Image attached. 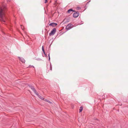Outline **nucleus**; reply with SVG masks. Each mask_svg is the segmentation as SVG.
Instances as JSON below:
<instances>
[{"instance_id": "1", "label": "nucleus", "mask_w": 128, "mask_h": 128, "mask_svg": "<svg viewBox=\"0 0 128 128\" xmlns=\"http://www.w3.org/2000/svg\"><path fill=\"white\" fill-rule=\"evenodd\" d=\"M6 10L5 5L3 4L2 6H0V20L1 22H5L4 19L6 18L5 14Z\"/></svg>"}, {"instance_id": "2", "label": "nucleus", "mask_w": 128, "mask_h": 128, "mask_svg": "<svg viewBox=\"0 0 128 128\" xmlns=\"http://www.w3.org/2000/svg\"><path fill=\"white\" fill-rule=\"evenodd\" d=\"M28 86L32 90L34 93L36 94H38V92H37L36 90L34 88V87L31 85H28Z\"/></svg>"}, {"instance_id": "3", "label": "nucleus", "mask_w": 128, "mask_h": 128, "mask_svg": "<svg viewBox=\"0 0 128 128\" xmlns=\"http://www.w3.org/2000/svg\"><path fill=\"white\" fill-rule=\"evenodd\" d=\"M56 32V29L55 28H54L50 32L49 34V36H50L53 35Z\"/></svg>"}, {"instance_id": "4", "label": "nucleus", "mask_w": 128, "mask_h": 128, "mask_svg": "<svg viewBox=\"0 0 128 128\" xmlns=\"http://www.w3.org/2000/svg\"><path fill=\"white\" fill-rule=\"evenodd\" d=\"M74 12L73 14V17L74 18H77L79 15V13L78 12H76L75 11Z\"/></svg>"}, {"instance_id": "5", "label": "nucleus", "mask_w": 128, "mask_h": 128, "mask_svg": "<svg viewBox=\"0 0 128 128\" xmlns=\"http://www.w3.org/2000/svg\"><path fill=\"white\" fill-rule=\"evenodd\" d=\"M72 25L70 24H68L67 26H66V29L68 30H69L71 29L72 28Z\"/></svg>"}, {"instance_id": "6", "label": "nucleus", "mask_w": 128, "mask_h": 128, "mask_svg": "<svg viewBox=\"0 0 128 128\" xmlns=\"http://www.w3.org/2000/svg\"><path fill=\"white\" fill-rule=\"evenodd\" d=\"M57 25V24L56 23L52 22L49 24V26H51L52 27H55Z\"/></svg>"}, {"instance_id": "7", "label": "nucleus", "mask_w": 128, "mask_h": 128, "mask_svg": "<svg viewBox=\"0 0 128 128\" xmlns=\"http://www.w3.org/2000/svg\"><path fill=\"white\" fill-rule=\"evenodd\" d=\"M18 58L19 59V60L23 63H24L25 62V60L24 59L22 58H21L20 57H18Z\"/></svg>"}, {"instance_id": "8", "label": "nucleus", "mask_w": 128, "mask_h": 128, "mask_svg": "<svg viewBox=\"0 0 128 128\" xmlns=\"http://www.w3.org/2000/svg\"><path fill=\"white\" fill-rule=\"evenodd\" d=\"M71 12H75V11L73 9H70L68 10L67 11L68 13H70Z\"/></svg>"}, {"instance_id": "9", "label": "nucleus", "mask_w": 128, "mask_h": 128, "mask_svg": "<svg viewBox=\"0 0 128 128\" xmlns=\"http://www.w3.org/2000/svg\"><path fill=\"white\" fill-rule=\"evenodd\" d=\"M42 51L44 54L46 56L47 55H46V53H45L44 50V48L43 46H42Z\"/></svg>"}, {"instance_id": "10", "label": "nucleus", "mask_w": 128, "mask_h": 128, "mask_svg": "<svg viewBox=\"0 0 128 128\" xmlns=\"http://www.w3.org/2000/svg\"><path fill=\"white\" fill-rule=\"evenodd\" d=\"M40 98V99H41V100H43V98H43L41 96L39 95V94H38H38H36Z\"/></svg>"}, {"instance_id": "11", "label": "nucleus", "mask_w": 128, "mask_h": 128, "mask_svg": "<svg viewBox=\"0 0 128 128\" xmlns=\"http://www.w3.org/2000/svg\"><path fill=\"white\" fill-rule=\"evenodd\" d=\"M83 110V107L82 106H81L80 108V109H79V112H81Z\"/></svg>"}, {"instance_id": "12", "label": "nucleus", "mask_w": 128, "mask_h": 128, "mask_svg": "<svg viewBox=\"0 0 128 128\" xmlns=\"http://www.w3.org/2000/svg\"><path fill=\"white\" fill-rule=\"evenodd\" d=\"M49 67L50 68V70H52V67L51 64L50 65V66Z\"/></svg>"}, {"instance_id": "13", "label": "nucleus", "mask_w": 128, "mask_h": 128, "mask_svg": "<svg viewBox=\"0 0 128 128\" xmlns=\"http://www.w3.org/2000/svg\"><path fill=\"white\" fill-rule=\"evenodd\" d=\"M28 67L30 68H32V67L34 68V66H31V65H30Z\"/></svg>"}, {"instance_id": "14", "label": "nucleus", "mask_w": 128, "mask_h": 128, "mask_svg": "<svg viewBox=\"0 0 128 128\" xmlns=\"http://www.w3.org/2000/svg\"><path fill=\"white\" fill-rule=\"evenodd\" d=\"M76 8H77V10H80V9H81L80 7H79V6H78Z\"/></svg>"}, {"instance_id": "15", "label": "nucleus", "mask_w": 128, "mask_h": 128, "mask_svg": "<svg viewBox=\"0 0 128 128\" xmlns=\"http://www.w3.org/2000/svg\"><path fill=\"white\" fill-rule=\"evenodd\" d=\"M43 100L44 101H45L47 102V100L46 99L44 98H43Z\"/></svg>"}, {"instance_id": "16", "label": "nucleus", "mask_w": 128, "mask_h": 128, "mask_svg": "<svg viewBox=\"0 0 128 128\" xmlns=\"http://www.w3.org/2000/svg\"><path fill=\"white\" fill-rule=\"evenodd\" d=\"M48 60L49 61L50 60V54H49L48 55Z\"/></svg>"}, {"instance_id": "17", "label": "nucleus", "mask_w": 128, "mask_h": 128, "mask_svg": "<svg viewBox=\"0 0 128 128\" xmlns=\"http://www.w3.org/2000/svg\"><path fill=\"white\" fill-rule=\"evenodd\" d=\"M47 2H48L47 0H45L44 3L46 4Z\"/></svg>"}, {"instance_id": "18", "label": "nucleus", "mask_w": 128, "mask_h": 128, "mask_svg": "<svg viewBox=\"0 0 128 128\" xmlns=\"http://www.w3.org/2000/svg\"><path fill=\"white\" fill-rule=\"evenodd\" d=\"M47 102H48V103H50L51 102L50 101H49V100H47Z\"/></svg>"}, {"instance_id": "19", "label": "nucleus", "mask_w": 128, "mask_h": 128, "mask_svg": "<svg viewBox=\"0 0 128 128\" xmlns=\"http://www.w3.org/2000/svg\"><path fill=\"white\" fill-rule=\"evenodd\" d=\"M90 0L89 2H87V3H86V4H88L89 2H90Z\"/></svg>"}, {"instance_id": "20", "label": "nucleus", "mask_w": 128, "mask_h": 128, "mask_svg": "<svg viewBox=\"0 0 128 128\" xmlns=\"http://www.w3.org/2000/svg\"><path fill=\"white\" fill-rule=\"evenodd\" d=\"M86 4L85 6V8H87V6H86Z\"/></svg>"}, {"instance_id": "21", "label": "nucleus", "mask_w": 128, "mask_h": 128, "mask_svg": "<svg viewBox=\"0 0 128 128\" xmlns=\"http://www.w3.org/2000/svg\"><path fill=\"white\" fill-rule=\"evenodd\" d=\"M21 28H22V29L23 30V26H21Z\"/></svg>"}, {"instance_id": "22", "label": "nucleus", "mask_w": 128, "mask_h": 128, "mask_svg": "<svg viewBox=\"0 0 128 128\" xmlns=\"http://www.w3.org/2000/svg\"><path fill=\"white\" fill-rule=\"evenodd\" d=\"M10 0H7V1L8 2H10Z\"/></svg>"}]
</instances>
